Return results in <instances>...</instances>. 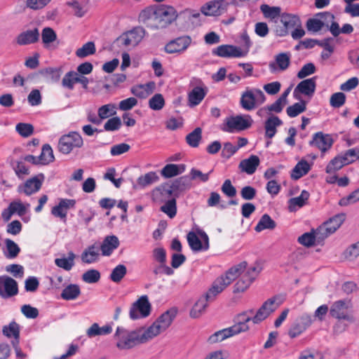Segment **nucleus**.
I'll return each mask as SVG.
<instances>
[{
  "label": "nucleus",
  "mask_w": 359,
  "mask_h": 359,
  "mask_svg": "<svg viewBox=\"0 0 359 359\" xmlns=\"http://www.w3.org/2000/svg\"><path fill=\"white\" fill-rule=\"evenodd\" d=\"M248 264L242 262L240 264L231 267L224 276L218 277L211 286V291L215 293H221L229 285H230L237 277L242 274L246 269Z\"/></svg>",
  "instance_id": "obj_1"
},
{
  "label": "nucleus",
  "mask_w": 359,
  "mask_h": 359,
  "mask_svg": "<svg viewBox=\"0 0 359 359\" xmlns=\"http://www.w3.org/2000/svg\"><path fill=\"white\" fill-rule=\"evenodd\" d=\"M114 337L117 339L116 347L120 350L131 349L142 344L137 329L129 331L123 327L116 328Z\"/></svg>",
  "instance_id": "obj_2"
},
{
  "label": "nucleus",
  "mask_w": 359,
  "mask_h": 359,
  "mask_svg": "<svg viewBox=\"0 0 359 359\" xmlns=\"http://www.w3.org/2000/svg\"><path fill=\"white\" fill-rule=\"evenodd\" d=\"M177 13L174 7L167 5L157 6L156 23L147 24L152 29L166 28L177 18Z\"/></svg>",
  "instance_id": "obj_3"
},
{
  "label": "nucleus",
  "mask_w": 359,
  "mask_h": 359,
  "mask_svg": "<svg viewBox=\"0 0 359 359\" xmlns=\"http://www.w3.org/2000/svg\"><path fill=\"white\" fill-rule=\"evenodd\" d=\"M252 123L253 120L250 115L240 114L227 118L225 126L222 130L228 133H233L236 130L242 131L250 128Z\"/></svg>",
  "instance_id": "obj_4"
},
{
  "label": "nucleus",
  "mask_w": 359,
  "mask_h": 359,
  "mask_svg": "<svg viewBox=\"0 0 359 359\" xmlns=\"http://www.w3.org/2000/svg\"><path fill=\"white\" fill-rule=\"evenodd\" d=\"M83 144V140L81 135L77 132H70L62 135L58 142V149L64 154H69L74 148H81Z\"/></svg>",
  "instance_id": "obj_5"
},
{
  "label": "nucleus",
  "mask_w": 359,
  "mask_h": 359,
  "mask_svg": "<svg viewBox=\"0 0 359 359\" xmlns=\"http://www.w3.org/2000/svg\"><path fill=\"white\" fill-rule=\"evenodd\" d=\"M346 215L339 213L335 215L325 222L322 226L316 229V233L319 239L324 240L330 234L334 233L345 220Z\"/></svg>",
  "instance_id": "obj_6"
},
{
  "label": "nucleus",
  "mask_w": 359,
  "mask_h": 359,
  "mask_svg": "<svg viewBox=\"0 0 359 359\" xmlns=\"http://www.w3.org/2000/svg\"><path fill=\"white\" fill-rule=\"evenodd\" d=\"M151 305L147 295L140 297L132 304L129 316L132 320H137L148 317L151 313Z\"/></svg>",
  "instance_id": "obj_7"
},
{
  "label": "nucleus",
  "mask_w": 359,
  "mask_h": 359,
  "mask_svg": "<svg viewBox=\"0 0 359 359\" xmlns=\"http://www.w3.org/2000/svg\"><path fill=\"white\" fill-rule=\"evenodd\" d=\"M280 25L276 27L275 32L278 36H285L289 34V30L295 27L301 26V20L298 15L290 13H282L280 19Z\"/></svg>",
  "instance_id": "obj_8"
},
{
  "label": "nucleus",
  "mask_w": 359,
  "mask_h": 359,
  "mask_svg": "<svg viewBox=\"0 0 359 359\" xmlns=\"http://www.w3.org/2000/svg\"><path fill=\"white\" fill-rule=\"evenodd\" d=\"M192 39L189 35H183L168 41L163 50L168 54L183 53L191 45Z\"/></svg>",
  "instance_id": "obj_9"
},
{
  "label": "nucleus",
  "mask_w": 359,
  "mask_h": 359,
  "mask_svg": "<svg viewBox=\"0 0 359 359\" xmlns=\"http://www.w3.org/2000/svg\"><path fill=\"white\" fill-rule=\"evenodd\" d=\"M44 179V175L39 173L26 180L24 184H20L18 187V191L19 193H24L26 196H31L40 190Z\"/></svg>",
  "instance_id": "obj_10"
},
{
  "label": "nucleus",
  "mask_w": 359,
  "mask_h": 359,
  "mask_svg": "<svg viewBox=\"0 0 359 359\" xmlns=\"http://www.w3.org/2000/svg\"><path fill=\"white\" fill-rule=\"evenodd\" d=\"M18 294V282L8 276H0V297L4 299H8Z\"/></svg>",
  "instance_id": "obj_11"
},
{
  "label": "nucleus",
  "mask_w": 359,
  "mask_h": 359,
  "mask_svg": "<svg viewBox=\"0 0 359 359\" xmlns=\"http://www.w3.org/2000/svg\"><path fill=\"white\" fill-rule=\"evenodd\" d=\"M348 302L345 299L334 302L330 309V316L339 320H346L353 323L355 320L354 317L346 313V310L348 308Z\"/></svg>",
  "instance_id": "obj_12"
},
{
  "label": "nucleus",
  "mask_w": 359,
  "mask_h": 359,
  "mask_svg": "<svg viewBox=\"0 0 359 359\" xmlns=\"http://www.w3.org/2000/svg\"><path fill=\"white\" fill-rule=\"evenodd\" d=\"M213 55L221 57H242L246 55V53L243 52L241 48L229 44H222L212 50Z\"/></svg>",
  "instance_id": "obj_13"
},
{
  "label": "nucleus",
  "mask_w": 359,
  "mask_h": 359,
  "mask_svg": "<svg viewBox=\"0 0 359 359\" xmlns=\"http://www.w3.org/2000/svg\"><path fill=\"white\" fill-rule=\"evenodd\" d=\"M276 300V296H274L263 303L262 306L257 310L255 316L252 317V322L254 324H259L276 310L280 304L275 306L274 304Z\"/></svg>",
  "instance_id": "obj_14"
},
{
  "label": "nucleus",
  "mask_w": 359,
  "mask_h": 359,
  "mask_svg": "<svg viewBox=\"0 0 359 359\" xmlns=\"http://www.w3.org/2000/svg\"><path fill=\"white\" fill-rule=\"evenodd\" d=\"M211 287L208 290V292L205 294V295L202 296L193 306L192 309L190 311V316L194 318H198L202 313L205 311L206 307L208 306V302H210L215 300L216 296L219 294L218 293H215V291H212L210 293Z\"/></svg>",
  "instance_id": "obj_15"
},
{
  "label": "nucleus",
  "mask_w": 359,
  "mask_h": 359,
  "mask_svg": "<svg viewBox=\"0 0 359 359\" xmlns=\"http://www.w3.org/2000/svg\"><path fill=\"white\" fill-rule=\"evenodd\" d=\"M316 76H313L299 82L294 90L293 97L296 100H300L301 97L299 95V93L309 97L313 96L316 88Z\"/></svg>",
  "instance_id": "obj_16"
},
{
  "label": "nucleus",
  "mask_w": 359,
  "mask_h": 359,
  "mask_svg": "<svg viewBox=\"0 0 359 359\" xmlns=\"http://www.w3.org/2000/svg\"><path fill=\"white\" fill-rule=\"evenodd\" d=\"M334 140L330 135L318 132L313 134L312 140L309 142V146L316 147L322 152H326L332 146Z\"/></svg>",
  "instance_id": "obj_17"
},
{
  "label": "nucleus",
  "mask_w": 359,
  "mask_h": 359,
  "mask_svg": "<svg viewBox=\"0 0 359 359\" xmlns=\"http://www.w3.org/2000/svg\"><path fill=\"white\" fill-rule=\"evenodd\" d=\"M229 4L225 0H215L206 3L201 7V13L206 16H217L226 11Z\"/></svg>",
  "instance_id": "obj_18"
},
{
  "label": "nucleus",
  "mask_w": 359,
  "mask_h": 359,
  "mask_svg": "<svg viewBox=\"0 0 359 359\" xmlns=\"http://www.w3.org/2000/svg\"><path fill=\"white\" fill-rule=\"evenodd\" d=\"M40 33L38 28L27 29L20 33L15 38V41L19 46H27L36 43L39 41Z\"/></svg>",
  "instance_id": "obj_19"
},
{
  "label": "nucleus",
  "mask_w": 359,
  "mask_h": 359,
  "mask_svg": "<svg viewBox=\"0 0 359 359\" xmlns=\"http://www.w3.org/2000/svg\"><path fill=\"white\" fill-rule=\"evenodd\" d=\"M201 86H195L188 93V105L194 107L198 105L208 93V88L200 81Z\"/></svg>",
  "instance_id": "obj_20"
},
{
  "label": "nucleus",
  "mask_w": 359,
  "mask_h": 359,
  "mask_svg": "<svg viewBox=\"0 0 359 359\" xmlns=\"http://www.w3.org/2000/svg\"><path fill=\"white\" fill-rule=\"evenodd\" d=\"M241 107L246 111H252L257 107V99L254 88H247L240 99Z\"/></svg>",
  "instance_id": "obj_21"
},
{
  "label": "nucleus",
  "mask_w": 359,
  "mask_h": 359,
  "mask_svg": "<svg viewBox=\"0 0 359 359\" xmlns=\"http://www.w3.org/2000/svg\"><path fill=\"white\" fill-rule=\"evenodd\" d=\"M290 64V54L289 53H281L276 56V62H270L269 69L271 72H275L279 69L284 71L288 68Z\"/></svg>",
  "instance_id": "obj_22"
},
{
  "label": "nucleus",
  "mask_w": 359,
  "mask_h": 359,
  "mask_svg": "<svg viewBox=\"0 0 359 359\" xmlns=\"http://www.w3.org/2000/svg\"><path fill=\"white\" fill-rule=\"evenodd\" d=\"M283 125V121L278 116L271 115L264 122L265 137L273 138L277 133L276 128Z\"/></svg>",
  "instance_id": "obj_23"
},
{
  "label": "nucleus",
  "mask_w": 359,
  "mask_h": 359,
  "mask_svg": "<svg viewBox=\"0 0 359 359\" xmlns=\"http://www.w3.org/2000/svg\"><path fill=\"white\" fill-rule=\"evenodd\" d=\"M154 196L156 198H158V196L161 197V201H163L167 198L168 199L172 197L177 198L178 197V193H175L171 184L164 183L157 187L154 190Z\"/></svg>",
  "instance_id": "obj_24"
},
{
  "label": "nucleus",
  "mask_w": 359,
  "mask_h": 359,
  "mask_svg": "<svg viewBox=\"0 0 359 359\" xmlns=\"http://www.w3.org/2000/svg\"><path fill=\"white\" fill-rule=\"evenodd\" d=\"M177 313V309L172 307L163 313L156 320L160 327L165 331L172 323Z\"/></svg>",
  "instance_id": "obj_25"
},
{
  "label": "nucleus",
  "mask_w": 359,
  "mask_h": 359,
  "mask_svg": "<svg viewBox=\"0 0 359 359\" xmlns=\"http://www.w3.org/2000/svg\"><path fill=\"white\" fill-rule=\"evenodd\" d=\"M259 163V158L256 155H251L249 158L240 162L239 168L248 175H252L255 172Z\"/></svg>",
  "instance_id": "obj_26"
},
{
  "label": "nucleus",
  "mask_w": 359,
  "mask_h": 359,
  "mask_svg": "<svg viewBox=\"0 0 359 359\" xmlns=\"http://www.w3.org/2000/svg\"><path fill=\"white\" fill-rule=\"evenodd\" d=\"M118 245L119 241L117 236L114 235L106 236L100 245V250L102 255H111L113 251L116 250Z\"/></svg>",
  "instance_id": "obj_27"
},
{
  "label": "nucleus",
  "mask_w": 359,
  "mask_h": 359,
  "mask_svg": "<svg viewBox=\"0 0 359 359\" xmlns=\"http://www.w3.org/2000/svg\"><path fill=\"white\" fill-rule=\"evenodd\" d=\"M137 331L140 335L142 342L144 344L159 334L163 330L160 327L158 324H156V322H154V323L146 330H144L143 327H141L138 328Z\"/></svg>",
  "instance_id": "obj_28"
},
{
  "label": "nucleus",
  "mask_w": 359,
  "mask_h": 359,
  "mask_svg": "<svg viewBox=\"0 0 359 359\" xmlns=\"http://www.w3.org/2000/svg\"><path fill=\"white\" fill-rule=\"evenodd\" d=\"M186 169L184 164H167L161 171V175L165 178H171L184 172Z\"/></svg>",
  "instance_id": "obj_29"
},
{
  "label": "nucleus",
  "mask_w": 359,
  "mask_h": 359,
  "mask_svg": "<svg viewBox=\"0 0 359 359\" xmlns=\"http://www.w3.org/2000/svg\"><path fill=\"white\" fill-rule=\"evenodd\" d=\"M311 170V165L309 163L302 159L299 161L291 172V178L294 180L300 179L302 177L306 175Z\"/></svg>",
  "instance_id": "obj_30"
},
{
  "label": "nucleus",
  "mask_w": 359,
  "mask_h": 359,
  "mask_svg": "<svg viewBox=\"0 0 359 359\" xmlns=\"http://www.w3.org/2000/svg\"><path fill=\"white\" fill-rule=\"evenodd\" d=\"M310 196V194L306 190H303L301 192V194L294 198H291L289 201L288 208L290 212H293L296 210V208H302L307 203V201L309 200Z\"/></svg>",
  "instance_id": "obj_31"
},
{
  "label": "nucleus",
  "mask_w": 359,
  "mask_h": 359,
  "mask_svg": "<svg viewBox=\"0 0 359 359\" xmlns=\"http://www.w3.org/2000/svg\"><path fill=\"white\" fill-rule=\"evenodd\" d=\"M112 327L109 325H106L103 327H100L97 323H93L86 331V334L89 338H93L96 336L107 335L111 333Z\"/></svg>",
  "instance_id": "obj_32"
},
{
  "label": "nucleus",
  "mask_w": 359,
  "mask_h": 359,
  "mask_svg": "<svg viewBox=\"0 0 359 359\" xmlns=\"http://www.w3.org/2000/svg\"><path fill=\"white\" fill-rule=\"evenodd\" d=\"M99 257V247L95 244L88 246L81 254V260L84 263L95 262Z\"/></svg>",
  "instance_id": "obj_33"
},
{
  "label": "nucleus",
  "mask_w": 359,
  "mask_h": 359,
  "mask_svg": "<svg viewBox=\"0 0 359 359\" xmlns=\"http://www.w3.org/2000/svg\"><path fill=\"white\" fill-rule=\"evenodd\" d=\"M81 294V289L76 284H69L65 287L60 294L61 298L65 300L76 299Z\"/></svg>",
  "instance_id": "obj_34"
},
{
  "label": "nucleus",
  "mask_w": 359,
  "mask_h": 359,
  "mask_svg": "<svg viewBox=\"0 0 359 359\" xmlns=\"http://www.w3.org/2000/svg\"><path fill=\"white\" fill-rule=\"evenodd\" d=\"M172 189L175 193H178V196L180 192L189 189L191 187V179L188 175H184L180 177L175 179L172 183Z\"/></svg>",
  "instance_id": "obj_35"
},
{
  "label": "nucleus",
  "mask_w": 359,
  "mask_h": 359,
  "mask_svg": "<svg viewBox=\"0 0 359 359\" xmlns=\"http://www.w3.org/2000/svg\"><path fill=\"white\" fill-rule=\"evenodd\" d=\"M276 227V222L271 219V217L268 214H264L257 224L255 227V230L257 232H261L264 229H274Z\"/></svg>",
  "instance_id": "obj_36"
},
{
  "label": "nucleus",
  "mask_w": 359,
  "mask_h": 359,
  "mask_svg": "<svg viewBox=\"0 0 359 359\" xmlns=\"http://www.w3.org/2000/svg\"><path fill=\"white\" fill-rule=\"evenodd\" d=\"M299 100V102H296L286 109V112L288 116L294 118L306 111L307 104L306 101L301 98Z\"/></svg>",
  "instance_id": "obj_37"
},
{
  "label": "nucleus",
  "mask_w": 359,
  "mask_h": 359,
  "mask_svg": "<svg viewBox=\"0 0 359 359\" xmlns=\"http://www.w3.org/2000/svg\"><path fill=\"white\" fill-rule=\"evenodd\" d=\"M39 159L41 161V165H48L55 161L53 151L50 144H45L43 145Z\"/></svg>",
  "instance_id": "obj_38"
},
{
  "label": "nucleus",
  "mask_w": 359,
  "mask_h": 359,
  "mask_svg": "<svg viewBox=\"0 0 359 359\" xmlns=\"http://www.w3.org/2000/svg\"><path fill=\"white\" fill-rule=\"evenodd\" d=\"M353 26L348 23L343 25L341 28L339 27V23L337 22H332L330 26V32L334 37L338 36L341 33L350 34L353 32Z\"/></svg>",
  "instance_id": "obj_39"
},
{
  "label": "nucleus",
  "mask_w": 359,
  "mask_h": 359,
  "mask_svg": "<svg viewBox=\"0 0 359 359\" xmlns=\"http://www.w3.org/2000/svg\"><path fill=\"white\" fill-rule=\"evenodd\" d=\"M202 140V129L196 128L192 132L186 136V142L191 147H198Z\"/></svg>",
  "instance_id": "obj_40"
},
{
  "label": "nucleus",
  "mask_w": 359,
  "mask_h": 359,
  "mask_svg": "<svg viewBox=\"0 0 359 359\" xmlns=\"http://www.w3.org/2000/svg\"><path fill=\"white\" fill-rule=\"evenodd\" d=\"M247 314L248 311H244L237 315L236 318V323L233 326L236 327L237 329L241 330L240 333L248 331L249 330V326L247 323L250 320L252 321V318L248 316Z\"/></svg>",
  "instance_id": "obj_41"
},
{
  "label": "nucleus",
  "mask_w": 359,
  "mask_h": 359,
  "mask_svg": "<svg viewBox=\"0 0 359 359\" xmlns=\"http://www.w3.org/2000/svg\"><path fill=\"white\" fill-rule=\"evenodd\" d=\"M160 210L165 213L170 218H173L177 214V201L175 197L165 200V204L160 208Z\"/></svg>",
  "instance_id": "obj_42"
},
{
  "label": "nucleus",
  "mask_w": 359,
  "mask_h": 359,
  "mask_svg": "<svg viewBox=\"0 0 359 359\" xmlns=\"http://www.w3.org/2000/svg\"><path fill=\"white\" fill-rule=\"evenodd\" d=\"M6 251L4 252V256L8 259L15 258L20 252V247L12 240L6 238L5 240Z\"/></svg>",
  "instance_id": "obj_43"
},
{
  "label": "nucleus",
  "mask_w": 359,
  "mask_h": 359,
  "mask_svg": "<svg viewBox=\"0 0 359 359\" xmlns=\"http://www.w3.org/2000/svg\"><path fill=\"white\" fill-rule=\"evenodd\" d=\"M75 255L73 252L70 251L68 253V257L65 258H57L55 259V264L60 268H62L66 271H70L74 265V259Z\"/></svg>",
  "instance_id": "obj_44"
},
{
  "label": "nucleus",
  "mask_w": 359,
  "mask_h": 359,
  "mask_svg": "<svg viewBox=\"0 0 359 359\" xmlns=\"http://www.w3.org/2000/svg\"><path fill=\"white\" fill-rule=\"evenodd\" d=\"M158 180L159 177L155 172H149L144 175L140 176L137 178V182L141 188H144L157 182Z\"/></svg>",
  "instance_id": "obj_45"
},
{
  "label": "nucleus",
  "mask_w": 359,
  "mask_h": 359,
  "mask_svg": "<svg viewBox=\"0 0 359 359\" xmlns=\"http://www.w3.org/2000/svg\"><path fill=\"white\" fill-rule=\"evenodd\" d=\"M96 51L94 42L88 41L83 44L81 48L76 50V55L80 58H84L89 55H93Z\"/></svg>",
  "instance_id": "obj_46"
},
{
  "label": "nucleus",
  "mask_w": 359,
  "mask_h": 359,
  "mask_svg": "<svg viewBox=\"0 0 359 359\" xmlns=\"http://www.w3.org/2000/svg\"><path fill=\"white\" fill-rule=\"evenodd\" d=\"M316 238L320 240L317 236L316 231L312 230L311 232H306L303 233L298 238L297 241L302 245L309 248L315 244Z\"/></svg>",
  "instance_id": "obj_47"
},
{
  "label": "nucleus",
  "mask_w": 359,
  "mask_h": 359,
  "mask_svg": "<svg viewBox=\"0 0 359 359\" xmlns=\"http://www.w3.org/2000/svg\"><path fill=\"white\" fill-rule=\"evenodd\" d=\"M144 33L145 30L140 27H135L127 32L133 46H137L142 41L144 36Z\"/></svg>",
  "instance_id": "obj_48"
},
{
  "label": "nucleus",
  "mask_w": 359,
  "mask_h": 359,
  "mask_svg": "<svg viewBox=\"0 0 359 359\" xmlns=\"http://www.w3.org/2000/svg\"><path fill=\"white\" fill-rule=\"evenodd\" d=\"M126 273V266L123 264H118L111 271L109 279L116 283H118L121 281Z\"/></svg>",
  "instance_id": "obj_49"
},
{
  "label": "nucleus",
  "mask_w": 359,
  "mask_h": 359,
  "mask_svg": "<svg viewBox=\"0 0 359 359\" xmlns=\"http://www.w3.org/2000/svg\"><path fill=\"white\" fill-rule=\"evenodd\" d=\"M41 39L45 48H48L49 44L57 39V34L53 29L46 27L42 29Z\"/></svg>",
  "instance_id": "obj_50"
},
{
  "label": "nucleus",
  "mask_w": 359,
  "mask_h": 359,
  "mask_svg": "<svg viewBox=\"0 0 359 359\" xmlns=\"http://www.w3.org/2000/svg\"><path fill=\"white\" fill-rule=\"evenodd\" d=\"M2 332L8 338H20V325L15 321H12L8 325L4 326Z\"/></svg>",
  "instance_id": "obj_51"
},
{
  "label": "nucleus",
  "mask_w": 359,
  "mask_h": 359,
  "mask_svg": "<svg viewBox=\"0 0 359 359\" xmlns=\"http://www.w3.org/2000/svg\"><path fill=\"white\" fill-rule=\"evenodd\" d=\"M149 107L154 111H159L165 106V99L162 94L156 93L149 100Z\"/></svg>",
  "instance_id": "obj_52"
},
{
  "label": "nucleus",
  "mask_w": 359,
  "mask_h": 359,
  "mask_svg": "<svg viewBox=\"0 0 359 359\" xmlns=\"http://www.w3.org/2000/svg\"><path fill=\"white\" fill-rule=\"evenodd\" d=\"M156 15H157V6L156 7H147L144 10L141 11L139 15L140 21L146 24L147 21L149 20L154 19L156 21Z\"/></svg>",
  "instance_id": "obj_53"
},
{
  "label": "nucleus",
  "mask_w": 359,
  "mask_h": 359,
  "mask_svg": "<svg viewBox=\"0 0 359 359\" xmlns=\"http://www.w3.org/2000/svg\"><path fill=\"white\" fill-rule=\"evenodd\" d=\"M187 238L189 245L193 251H203V243L194 231L188 233Z\"/></svg>",
  "instance_id": "obj_54"
},
{
  "label": "nucleus",
  "mask_w": 359,
  "mask_h": 359,
  "mask_svg": "<svg viewBox=\"0 0 359 359\" xmlns=\"http://www.w3.org/2000/svg\"><path fill=\"white\" fill-rule=\"evenodd\" d=\"M116 106L114 104H107L101 106L97 110L98 116L102 119H106L110 116H114L116 114L115 110Z\"/></svg>",
  "instance_id": "obj_55"
},
{
  "label": "nucleus",
  "mask_w": 359,
  "mask_h": 359,
  "mask_svg": "<svg viewBox=\"0 0 359 359\" xmlns=\"http://www.w3.org/2000/svg\"><path fill=\"white\" fill-rule=\"evenodd\" d=\"M62 72V67H47L40 70L41 74L48 76L53 82H57L60 80Z\"/></svg>",
  "instance_id": "obj_56"
},
{
  "label": "nucleus",
  "mask_w": 359,
  "mask_h": 359,
  "mask_svg": "<svg viewBox=\"0 0 359 359\" xmlns=\"http://www.w3.org/2000/svg\"><path fill=\"white\" fill-rule=\"evenodd\" d=\"M11 165L14 170L15 175L20 179H22L23 175H28L29 174L28 168L22 161H13L11 163Z\"/></svg>",
  "instance_id": "obj_57"
},
{
  "label": "nucleus",
  "mask_w": 359,
  "mask_h": 359,
  "mask_svg": "<svg viewBox=\"0 0 359 359\" xmlns=\"http://www.w3.org/2000/svg\"><path fill=\"white\" fill-rule=\"evenodd\" d=\"M252 281L248 278L244 274L240 278V279L233 286V293L243 292L245 291L252 284Z\"/></svg>",
  "instance_id": "obj_58"
},
{
  "label": "nucleus",
  "mask_w": 359,
  "mask_h": 359,
  "mask_svg": "<svg viewBox=\"0 0 359 359\" xmlns=\"http://www.w3.org/2000/svg\"><path fill=\"white\" fill-rule=\"evenodd\" d=\"M325 26V22L321 19L312 18L308 19L306 23V29L309 32H318Z\"/></svg>",
  "instance_id": "obj_59"
},
{
  "label": "nucleus",
  "mask_w": 359,
  "mask_h": 359,
  "mask_svg": "<svg viewBox=\"0 0 359 359\" xmlns=\"http://www.w3.org/2000/svg\"><path fill=\"white\" fill-rule=\"evenodd\" d=\"M345 166L339 155L332 159L325 168V172L328 174L335 172Z\"/></svg>",
  "instance_id": "obj_60"
},
{
  "label": "nucleus",
  "mask_w": 359,
  "mask_h": 359,
  "mask_svg": "<svg viewBox=\"0 0 359 359\" xmlns=\"http://www.w3.org/2000/svg\"><path fill=\"white\" fill-rule=\"evenodd\" d=\"M357 150L356 148L350 149L339 155L345 165L353 163L357 160Z\"/></svg>",
  "instance_id": "obj_61"
},
{
  "label": "nucleus",
  "mask_w": 359,
  "mask_h": 359,
  "mask_svg": "<svg viewBox=\"0 0 359 359\" xmlns=\"http://www.w3.org/2000/svg\"><path fill=\"white\" fill-rule=\"evenodd\" d=\"M16 131L23 137H27L34 133V126L31 123H19L15 126Z\"/></svg>",
  "instance_id": "obj_62"
},
{
  "label": "nucleus",
  "mask_w": 359,
  "mask_h": 359,
  "mask_svg": "<svg viewBox=\"0 0 359 359\" xmlns=\"http://www.w3.org/2000/svg\"><path fill=\"white\" fill-rule=\"evenodd\" d=\"M100 279V273L96 269H89L82 275V280L87 283H95Z\"/></svg>",
  "instance_id": "obj_63"
},
{
  "label": "nucleus",
  "mask_w": 359,
  "mask_h": 359,
  "mask_svg": "<svg viewBox=\"0 0 359 359\" xmlns=\"http://www.w3.org/2000/svg\"><path fill=\"white\" fill-rule=\"evenodd\" d=\"M359 201V188L352 191L348 196L341 198L339 201L340 206H347Z\"/></svg>",
  "instance_id": "obj_64"
}]
</instances>
